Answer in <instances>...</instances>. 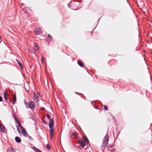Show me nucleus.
I'll return each instance as SVG.
<instances>
[{"instance_id": "obj_9", "label": "nucleus", "mask_w": 152, "mask_h": 152, "mask_svg": "<svg viewBox=\"0 0 152 152\" xmlns=\"http://www.w3.org/2000/svg\"><path fill=\"white\" fill-rule=\"evenodd\" d=\"M52 37L50 34L48 35V36L47 37V39L48 42H50L52 40Z\"/></svg>"}, {"instance_id": "obj_28", "label": "nucleus", "mask_w": 152, "mask_h": 152, "mask_svg": "<svg viewBox=\"0 0 152 152\" xmlns=\"http://www.w3.org/2000/svg\"><path fill=\"white\" fill-rule=\"evenodd\" d=\"M73 135H75V134L74 133H73Z\"/></svg>"}, {"instance_id": "obj_21", "label": "nucleus", "mask_w": 152, "mask_h": 152, "mask_svg": "<svg viewBox=\"0 0 152 152\" xmlns=\"http://www.w3.org/2000/svg\"><path fill=\"white\" fill-rule=\"evenodd\" d=\"M46 117L48 119H50V116L48 114H47L46 115Z\"/></svg>"}, {"instance_id": "obj_16", "label": "nucleus", "mask_w": 152, "mask_h": 152, "mask_svg": "<svg viewBox=\"0 0 152 152\" xmlns=\"http://www.w3.org/2000/svg\"><path fill=\"white\" fill-rule=\"evenodd\" d=\"M34 46L35 47L37 48V49L38 50H39V46L37 45V44L36 43H34Z\"/></svg>"}, {"instance_id": "obj_19", "label": "nucleus", "mask_w": 152, "mask_h": 152, "mask_svg": "<svg viewBox=\"0 0 152 152\" xmlns=\"http://www.w3.org/2000/svg\"><path fill=\"white\" fill-rule=\"evenodd\" d=\"M45 59V58L44 57L42 56V58H41V61H42V63H43L44 62Z\"/></svg>"}, {"instance_id": "obj_23", "label": "nucleus", "mask_w": 152, "mask_h": 152, "mask_svg": "<svg viewBox=\"0 0 152 152\" xmlns=\"http://www.w3.org/2000/svg\"><path fill=\"white\" fill-rule=\"evenodd\" d=\"M104 108L105 110H107V106L105 105L104 106Z\"/></svg>"}, {"instance_id": "obj_5", "label": "nucleus", "mask_w": 152, "mask_h": 152, "mask_svg": "<svg viewBox=\"0 0 152 152\" xmlns=\"http://www.w3.org/2000/svg\"><path fill=\"white\" fill-rule=\"evenodd\" d=\"M78 142L80 144L81 146L82 147H84L85 146V142L83 139H81V140H78Z\"/></svg>"}, {"instance_id": "obj_4", "label": "nucleus", "mask_w": 152, "mask_h": 152, "mask_svg": "<svg viewBox=\"0 0 152 152\" xmlns=\"http://www.w3.org/2000/svg\"><path fill=\"white\" fill-rule=\"evenodd\" d=\"M34 32L36 35H39L42 34V30L40 27H39L35 29L34 30Z\"/></svg>"}, {"instance_id": "obj_13", "label": "nucleus", "mask_w": 152, "mask_h": 152, "mask_svg": "<svg viewBox=\"0 0 152 152\" xmlns=\"http://www.w3.org/2000/svg\"><path fill=\"white\" fill-rule=\"evenodd\" d=\"M16 122L18 123V126L19 127H20L21 128V127H23L21 126V125L19 122V121L18 120L17 118H16Z\"/></svg>"}, {"instance_id": "obj_27", "label": "nucleus", "mask_w": 152, "mask_h": 152, "mask_svg": "<svg viewBox=\"0 0 152 152\" xmlns=\"http://www.w3.org/2000/svg\"><path fill=\"white\" fill-rule=\"evenodd\" d=\"M31 53H34V54H35V53H34V52L31 51Z\"/></svg>"}, {"instance_id": "obj_25", "label": "nucleus", "mask_w": 152, "mask_h": 152, "mask_svg": "<svg viewBox=\"0 0 152 152\" xmlns=\"http://www.w3.org/2000/svg\"><path fill=\"white\" fill-rule=\"evenodd\" d=\"M14 118L15 119V121H16V118H17L15 116H14Z\"/></svg>"}, {"instance_id": "obj_34", "label": "nucleus", "mask_w": 152, "mask_h": 152, "mask_svg": "<svg viewBox=\"0 0 152 152\" xmlns=\"http://www.w3.org/2000/svg\"><path fill=\"white\" fill-rule=\"evenodd\" d=\"M100 19L98 20V21H99V20Z\"/></svg>"}, {"instance_id": "obj_24", "label": "nucleus", "mask_w": 152, "mask_h": 152, "mask_svg": "<svg viewBox=\"0 0 152 152\" xmlns=\"http://www.w3.org/2000/svg\"><path fill=\"white\" fill-rule=\"evenodd\" d=\"M2 100V97L0 96V102H1Z\"/></svg>"}, {"instance_id": "obj_26", "label": "nucleus", "mask_w": 152, "mask_h": 152, "mask_svg": "<svg viewBox=\"0 0 152 152\" xmlns=\"http://www.w3.org/2000/svg\"><path fill=\"white\" fill-rule=\"evenodd\" d=\"M26 90V91H27V92H28V91L26 89L25 87L24 88Z\"/></svg>"}, {"instance_id": "obj_33", "label": "nucleus", "mask_w": 152, "mask_h": 152, "mask_svg": "<svg viewBox=\"0 0 152 152\" xmlns=\"http://www.w3.org/2000/svg\"><path fill=\"white\" fill-rule=\"evenodd\" d=\"M96 26L95 27L94 29L96 28Z\"/></svg>"}, {"instance_id": "obj_20", "label": "nucleus", "mask_w": 152, "mask_h": 152, "mask_svg": "<svg viewBox=\"0 0 152 152\" xmlns=\"http://www.w3.org/2000/svg\"><path fill=\"white\" fill-rule=\"evenodd\" d=\"M46 148L48 150H50V146L48 144H47L46 145Z\"/></svg>"}, {"instance_id": "obj_7", "label": "nucleus", "mask_w": 152, "mask_h": 152, "mask_svg": "<svg viewBox=\"0 0 152 152\" xmlns=\"http://www.w3.org/2000/svg\"><path fill=\"white\" fill-rule=\"evenodd\" d=\"M21 130L22 133L24 136L26 137L27 136V133L25 131V130L23 127H21Z\"/></svg>"}, {"instance_id": "obj_29", "label": "nucleus", "mask_w": 152, "mask_h": 152, "mask_svg": "<svg viewBox=\"0 0 152 152\" xmlns=\"http://www.w3.org/2000/svg\"><path fill=\"white\" fill-rule=\"evenodd\" d=\"M21 4L22 5V6H23V4H24L23 3H22Z\"/></svg>"}, {"instance_id": "obj_1", "label": "nucleus", "mask_w": 152, "mask_h": 152, "mask_svg": "<svg viewBox=\"0 0 152 152\" xmlns=\"http://www.w3.org/2000/svg\"><path fill=\"white\" fill-rule=\"evenodd\" d=\"M53 118L50 119L49 122V127L50 128V136L51 138L53 136Z\"/></svg>"}, {"instance_id": "obj_6", "label": "nucleus", "mask_w": 152, "mask_h": 152, "mask_svg": "<svg viewBox=\"0 0 152 152\" xmlns=\"http://www.w3.org/2000/svg\"><path fill=\"white\" fill-rule=\"evenodd\" d=\"M77 64L80 67H83L84 64L80 59H79L77 61Z\"/></svg>"}, {"instance_id": "obj_14", "label": "nucleus", "mask_w": 152, "mask_h": 152, "mask_svg": "<svg viewBox=\"0 0 152 152\" xmlns=\"http://www.w3.org/2000/svg\"><path fill=\"white\" fill-rule=\"evenodd\" d=\"M13 104H15V102H16V96L15 95H14L13 96Z\"/></svg>"}, {"instance_id": "obj_22", "label": "nucleus", "mask_w": 152, "mask_h": 152, "mask_svg": "<svg viewBox=\"0 0 152 152\" xmlns=\"http://www.w3.org/2000/svg\"><path fill=\"white\" fill-rule=\"evenodd\" d=\"M72 2V1H71L70 2V3L68 4V7L69 8H70L71 6V5L70 4Z\"/></svg>"}, {"instance_id": "obj_2", "label": "nucleus", "mask_w": 152, "mask_h": 152, "mask_svg": "<svg viewBox=\"0 0 152 152\" xmlns=\"http://www.w3.org/2000/svg\"><path fill=\"white\" fill-rule=\"evenodd\" d=\"M108 138V134H107L103 139L102 144V147H104L108 145V142L109 140Z\"/></svg>"}, {"instance_id": "obj_31", "label": "nucleus", "mask_w": 152, "mask_h": 152, "mask_svg": "<svg viewBox=\"0 0 152 152\" xmlns=\"http://www.w3.org/2000/svg\"><path fill=\"white\" fill-rule=\"evenodd\" d=\"M73 10H76V9H74Z\"/></svg>"}, {"instance_id": "obj_15", "label": "nucleus", "mask_w": 152, "mask_h": 152, "mask_svg": "<svg viewBox=\"0 0 152 152\" xmlns=\"http://www.w3.org/2000/svg\"><path fill=\"white\" fill-rule=\"evenodd\" d=\"M7 91H5L4 93V96L5 100H7Z\"/></svg>"}, {"instance_id": "obj_10", "label": "nucleus", "mask_w": 152, "mask_h": 152, "mask_svg": "<svg viewBox=\"0 0 152 152\" xmlns=\"http://www.w3.org/2000/svg\"><path fill=\"white\" fill-rule=\"evenodd\" d=\"M16 61L17 62V63L19 65V66H20V67L21 69H23V65H22L21 63V62L19 61L17 59H16Z\"/></svg>"}, {"instance_id": "obj_8", "label": "nucleus", "mask_w": 152, "mask_h": 152, "mask_svg": "<svg viewBox=\"0 0 152 152\" xmlns=\"http://www.w3.org/2000/svg\"><path fill=\"white\" fill-rule=\"evenodd\" d=\"M34 100L36 102H37L39 101V100H38V97L37 96V94H35V93H34Z\"/></svg>"}, {"instance_id": "obj_18", "label": "nucleus", "mask_w": 152, "mask_h": 152, "mask_svg": "<svg viewBox=\"0 0 152 152\" xmlns=\"http://www.w3.org/2000/svg\"><path fill=\"white\" fill-rule=\"evenodd\" d=\"M9 152H15L13 148H10L9 149Z\"/></svg>"}, {"instance_id": "obj_12", "label": "nucleus", "mask_w": 152, "mask_h": 152, "mask_svg": "<svg viewBox=\"0 0 152 152\" xmlns=\"http://www.w3.org/2000/svg\"><path fill=\"white\" fill-rule=\"evenodd\" d=\"M15 140L17 142H20L21 141V140L20 138L18 137H15Z\"/></svg>"}, {"instance_id": "obj_30", "label": "nucleus", "mask_w": 152, "mask_h": 152, "mask_svg": "<svg viewBox=\"0 0 152 152\" xmlns=\"http://www.w3.org/2000/svg\"><path fill=\"white\" fill-rule=\"evenodd\" d=\"M17 129L18 130L19 132V129L18 128H17Z\"/></svg>"}, {"instance_id": "obj_3", "label": "nucleus", "mask_w": 152, "mask_h": 152, "mask_svg": "<svg viewBox=\"0 0 152 152\" xmlns=\"http://www.w3.org/2000/svg\"><path fill=\"white\" fill-rule=\"evenodd\" d=\"M25 103L27 108H30L32 109L35 106L34 103L32 101H30L29 103L25 102Z\"/></svg>"}, {"instance_id": "obj_11", "label": "nucleus", "mask_w": 152, "mask_h": 152, "mask_svg": "<svg viewBox=\"0 0 152 152\" xmlns=\"http://www.w3.org/2000/svg\"><path fill=\"white\" fill-rule=\"evenodd\" d=\"M0 130L2 132H5L4 129V127L2 125L1 126H0Z\"/></svg>"}, {"instance_id": "obj_17", "label": "nucleus", "mask_w": 152, "mask_h": 152, "mask_svg": "<svg viewBox=\"0 0 152 152\" xmlns=\"http://www.w3.org/2000/svg\"><path fill=\"white\" fill-rule=\"evenodd\" d=\"M34 150L36 152H42L40 150L36 148H34Z\"/></svg>"}, {"instance_id": "obj_32", "label": "nucleus", "mask_w": 152, "mask_h": 152, "mask_svg": "<svg viewBox=\"0 0 152 152\" xmlns=\"http://www.w3.org/2000/svg\"><path fill=\"white\" fill-rule=\"evenodd\" d=\"M27 8L28 9V10L29 9V8Z\"/></svg>"}]
</instances>
